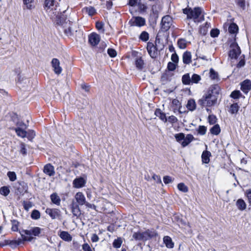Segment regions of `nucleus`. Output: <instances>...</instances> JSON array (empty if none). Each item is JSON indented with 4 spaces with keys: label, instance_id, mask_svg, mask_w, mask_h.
I'll use <instances>...</instances> for the list:
<instances>
[{
    "label": "nucleus",
    "instance_id": "nucleus-1",
    "mask_svg": "<svg viewBox=\"0 0 251 251\" xmlns=\"http://www.w3.org/2000/svg\"><path fill=\"white\" fill-rule=\"evenodd\" d=\"M220 87L218 85H212L206 93L198 101V104L201 108L210 107L215 105L219 94Z\"/></svg>",
    "mask_w": 251,
    "mask_h": 251
},
{
    "label": "nucleus",
    "instance_id": "nucleus-2",
    "mask_svg": "<svg viewBox=\"0 0 251 251\" xmlns=\"http://www.w3.org/2000/svg\"><path fill=\"white\" fill-rule=\"evenodd\" d=\"M56 25L63 29L65 34L67 36L73 35V32L71 27V22L69 20L66 21L64 17L59 16H56Z\"/></svg>",
    "mask_w": 251,
    "mask_h": 251
},
{
    "label": "nucleus",
    "instance_id": "nucleus-3",
    "mask_svg": "<svg viewBox=\"0 0 251 251\" xmlns=\"http://www.w3.org/2000/svg\"><path fill=\"white\" fill-rule=\"evenodd\" d=\"M182 11L183 13L187 15L188 19H193L196 22L201 15L202 10L200 7H196L193 9L189 7L184 8Z\"/></svg>",
    "mask_w": 251,
    "mask_h": 251
},
{
    "label": "nucleus",
    "instance_id": "nucleus-4",
    "mask_svg": "<svg viewBox=\"0 0 251 251\" xmlns=\"http://www.w3.org/2000/svg\"><path fill=\"white\" fill-rule=\"evenodd\" d=\"M230 50L228 51V56L231 59H236L241 54V51L237 43L233 42L230 45Z\"/></svg>",
    "mask_w": 251,
    "mask_h": 251
},
{
    "label": "nucleus",
    "instance_id": "nucleus-5",
    "mask_svg": "<svg viewBox=\"0 0 251 251\" xmlns=\"http://www.w3.org/2000/svg\"><path fill=\"white\" fill-rule=\"evenodd\" d=\"M129 24L131 26L141 27L146 25V20L140 16L133 17L129 21Z\"/></svg>",
    "mask_w": 251,
    "mask_h": 251
},
{
    "label": "nucleus",
    "instance_id": "nucleus-6",
    "mask_svg": "<svg viewBox=\"0 0 251 251\" xmlns=\"http://www.w3.org/2000/svg\"><path fill=\"white\" fill-rule=\"evenodd\" d=\"M173 20L169 15L164 16L161 20V29L163 31L168 30L172 25Z\"/></svg>",
    "mask_w": 251,
    "mask_h": 251
},
{
    "label": "nucleus",
    "instance_id": "nucleus-7",
    "mask_svg": "<svg viewBox=\"0 0 251 251\" xmlns=\"http://www.w3.org/2000/svg\"><path fill=\"white\" fill-rule=\"evenodd\" d=\"M45 212L49 215L52 219H59L61 216L60 210L57 208H48Z\"/></svg>",
    "mask_w": 251,
    "mask_h": 251
},
{
    "label": "nucleus",
    "instance_id": "nucleus-8",
    "mask_svg": "<svg viewBox=\"0 0 251 251\" xmlns=\"http://www.w3.org/2000/svg\"><path fill=\"white\" fill-rule=\"evenodd\" d=\"M147 49L149 54L152 58H154L157 54V49L152 43H147Z\"/></svg>",
    "mask_w": 251,
    "mask_h": 251
},
{
    "label": "nucleus",
    "instance_id": "nucleus-9",
    "mask_svg": "<svg viewBox=\"0 0 251 251\" xmlns=\"http://www.w3.org/2000/svg\"><path fill=\"white\" fill-rule=\"evenodd\" d=\"M88 41L90 45L96 46L100 41V36L96 33H92L89 36Z\"/></svg>",
    "mask_w": 251,
    "mask_h": 251
},
{
    "label": "nucleus",
    "instance_id": "nucleus-10",
    "mask_svg": "<svg viewBox=\"0 0 251 251\" xmlns=\"http://www.w3.org/2000/svg\"><path fill=\"white\" fill-rule=\"evenodd\" d=\"M75 199L76 202L75 204H78L79 206L84 205L86 202L85 196L80 192L76 193L75 196Z\"/></svg>",
    "mask_w": 251,
    "mask_h": 251
},
{
    "label": "nucleus",
    "instance_id": "nucleus-11",
    "mask_svg": "<svg viewBox=\"0 0 251 251\" xmlns=\"http://www.w3.org/2000/svg\"><path fill=\"white\" fill-rule=\"evenodd\" d=\"M51 66L53 68L54 73L59 75L62 72V69L60 66V62L57 58H53L51 60Z\"/></svg>",
    "mask_w": 251,
    "mask_h": 251
},
{
    "label": "nucleus",
    "instance_id": "nucleus-12",
    "mask_svg": "<svg viewBox=\"0 0 251 251\" xmlns=\"http://www.w3.org/2000/svg\"><path fill=\"white\" fill-rule=\"evenodd\" d=\"M241 89L245 94H247L251 89V81L246 79L241 83Z\"/></svg>",
    "mask_w": 251,
    "mask_h": 251
},
{
    "label": "nucleus",
    "instance_id": "nucleus-13",
    "mask_svg": "<svg viewBox=\"0 0 251 251\" xmlns=\"http://www.w3.org/2000/svg\"><path fill=\"white\" fill-rule=\"evenodd\" d=\"M31 234H32L31 229L30 230H25L22 232H21L23 241H31L33 239V237L30 236Z\"/></svg>",
    "mask_w": 251,
    "mask_h": 251
},
{
    "label": "nucleus",
    "instance_id": "nucleus-14",
    "mask_svg": "<svg viewBox=\"0 0 251 251\" xmlns=\"http://www.w3.org/2000/svg\"><path fill=\"white\" fill-rule=\"evenodd\" d=\"M86 181L83 177L75 178L73 181L74 187L76 188H79L84 186Z\"/></svg>",
    "mask_w": 251,
    "mask_h": 251
},
{
    "label": "nucleus",
    "instance_id": "nucleus-15",
    "mask_svg": "<svg viewBox=\"0 0 251 251\" xmlns=\"http://www.w3.org/2000/svg\"><path fill=\"white\" fill-rule=\"evenodd\" d=\"M44 172L49 176H52L54 175V167L50 164H47L44 168Z\"/></svg>",
    "mask_w": 251,
    "mask_h": 251
},
{
    "label": "nucleus",
    "instance_id": "nucleus-16",
    "mask_svg": "<svg viewBox=\"0 0 251 251\" xmlns=\"http://www.w3.org/2000/svg\"><path fill=\"white\" fill-rule=\"evenodd\" d=\"M183 62L185 64H189L191 62V53L189 51H185L182 55Z\"/></svg>",
    "mask_w": 251,
    "mask_h": 251
},
{
    "label": "nucleus",
    "instance_id": "nucleus-17",
    "mask_svg": "<svg viewBox=\"0 0 251 251\" xmlns=\"http://www.w3.org/2000/svg\"><path fill=\"white\" fill-rule=\"evenodd\" d=\"M72 212L74 216L78 217L80 215V210L79 206L78 204H75L73 202L71 205Z\"/></svg>",
    "mask_w": 251,
    "mask_h": 251
},
{
    "label": "nucleus",
    "instance_id": "nucleus-18",
    "mask_svg": "<svg viewBox=\"0 0 251 251\" xmlns=\"http://www.w3.org/2000/svg\"><path fill=\"white\" fill-rule=\"evenodd\" d=\"M59 237L65 241L70 242L72 240L71 235L67 231H61L59 234Z\"/></svg>",
    "mask_w": 251,
    "mask_h": 251
},
{
    "label": "nucleus",
    "instance_id": "nucleus-19",
    "mask_svg": "<svg viewBox=\"0 0 251 251\" xmlns=\"http://www.w3.org/2000/svg\"><path fill=\"white\" fill-rule=\"evenodd\" d=\"M211 155L210 151H204L201 155L202 161L203 163L207 164L209 162V157Z\"/></svg>",
    "mask_w": 251,
    "mask_h": 251
},
{
    "label": "nucleus",
    "instance_id": "nucleus-20",
    "mask_svg": "<svg viewBox=\"0 0 251 251\" xmlns=\"http://www.w3.org/2000/svg\"><path fill=\"white\" fill-rule=\"evenodd\" d=\"M50 200L52 203L54 204L59 205L60 204L61 200L59 196L57 195V193H54L52 194L50 196Z\"/></svg>",
    "mask_w": 251,
    "mask_h": 251
},
{
    "label": "nucleus",
    "instance_id": "nucleus-21",
    "mask_svg": "<svg viewBox=\"0 0 251 251\" xmlns=\"http://www.w3.org/2000/svg\"><path fill=\"white\" fill-rule=\"evenodd\" d=\"M163 242L168 248L172 249L174 246L171 238L168 236H166L163 238Z\"/></svg>",
    "mask_w": 251,
    "mask_h": 251
},
{
    "label": "nucleus",
    "instance_id": "nucleus-22",
    "mask_svg": "<svg viewBox=\"0 0 251 251\" xmlns=\"http://www.w3.org/2000/svg\"><path fill=\"white\" fill-rule=\"evenodd\" d=\"M17 135L22 138H25L27 136V132L23 128L18 127L14 128Z\"/></svg>",
    "mask_w": 251,
    "mask_h": 251
},
{
    "label": "nucleus",
    "instance_id": "nucleus-23",
    "mask_svg": "<svg viewBox=\"0 0 251 251\" xmlns=\"http://www.w3.org/2000/svg\"><path fill=\"white\" fill-rule=\"evenodd\" d=\"M236 206L239 210L243 211L246 208L247 205L243 200L240 199L236 201Z\"/></svg>",
    "mask_w": 251,
    "mask_h": 251
},
{
    "label": "nucleus",
    "instance_id": "nucleus-24",
    "mask_svg": "<svg viewBox=\"0 0 251 251\" xmlns=\"http://www.w3.org/2000/svg\"><path fill=\"white\" fill-rule=\"evenodd\" d=\"M194 139V137L191 134L187 135L186 137L184 138L183 141L181 143V145L184 147L187 146Z\"/></svg>",
    "mask_w": 251,
    "mask_h": 251
},
{
    "label": "nucleus",
    "instance_id": "nucleus-25",
    "mask_svg": "<svg viewBox=\"0 0 251 251\" xmlns=\"http://www.w3.org/2000/svg\"><path fill=\"white\" fill-rule=\"evenodd\" d=\"M18 83L19 87H24L25 84L27 85L29 83V80L26 78H21V76L19 75Z\"/></svg>",
    "mask_w": 251,
    "mask_h": 251
},
{
    "label": "nucleus",
    "instance_id": "nucleus-26",
    "mask_svg": "<svg viewBox=\"0 0 251 251\" xmlns=\"http://www.w3.org/2000/svg\"><path fill=\"white\" fill-rule=\"evenodd\" d=\"M15 188V193L17 195H23L26 192V190H25L24 186L21 185L20 184L16 185Z\"/></svg>",
    "mask_w": 251,
    "mask_h": 251
},
{
    "label": "nucleus",
    "instance_id": "nucleus-27",
    "mask_svg": "<svg viewBox=\"0 0 251 251\" xmlns=\"http://www.w3.org/2000/svg\"><path fill=\"white\" fill-rule=\"evenodd\" d=\"M182 82L184 85H190L192 81L189 74H186L182 77Z\"/></svg>",
    "mask_w": 251,
    "mask_h": 251
},
{
    "label": "nucleus",
    "instance_id": "nucleus-28",
    "mask_svg": "<svg viewBox=\"0 0 251 251\" xmlns=\"http://www.w3.org/2000/svg\"><path fill=\"white\" fill-rule=\"evenodd\" d=\"M142 233L144 240H148L149 238L153 237L155 234L154 232H152L149 230H148L144 232H142Z\"/></svg>",
    "mask_w": 251,
    "mask_h": 251
},
{
    "label": "nucleus",
    "instance_id": "nucleus-29",
    "mask_svg": "<svg viewBox=\"0 0 251 251\" xmlns=\"http://www.w3.org/2000/svg\"><path fill=\"white\" fill-rule=\"evenodd\" d=\"M238 30V27L235 23H232L228 27V32L231 34L237 33Z\"/></svg>",
    "mask_w": 251,
    "mask_h": 251
},
{
    "label": "nucleus",
    "instance_id": "nucleus-30",
    "mask_svg": "<svg viewBox=\"0 0 251 251\" xmlns=\"http://www.w3.org/2000/svg\"><path fill=\"white\" fill-rule=\"evenodd\" d=\"M187 110H195L196 107L195 101L193 99H190L188 100L186 104Z\"/></svg>",
    "mask_w": 251,
    "mask_h": 251
},
{
    "label": "nucleus",
    "instance_id": "nucleus-31",
    "mask_svg": "<svg viewBox=\"0 0 251 251\" xmlns=\"http://www.w3.org/2000/svg\"><path fill=\"white\" fill-rule=\"evenodd\" d=\"M177 45L179 48L184 49L186 47L187 41L183 38L179 39L177 41Z\"/></svg>",
    "mask_w": 251,
    "mask_h": 251
},
{
    "label": "nucleus",
    "instance_id": "nucleus-32",
    "mask_svg": "<svg viewBox=\"0 0 251 251\" xmlns=\"http://www.w3.org/2000/svg\"><path fill=\"white\" fill-rule=\"evenodd\" d=\"M139 39L143 42H147L149 39V33L146 31L142 32L139 36Z\"/></svg>",
    "mask_w": 251,
    "mask_h": 251
},
{
    "label": "nucleus",
    "instance_id": "nucleus-33",
    "mask_svg": "<svg viewBox=\"0 0 251 251\" xmlns=\"http://www.w3.org/2000/svg\"><path fill=\"white\" fill-rule=\"evenodd\" d=\"M154 114L159 117V118L163 121L166 122L167 120L166 115L164 113H162L161 111H155Z\"/></svg>",
    "mask_w": 251,
    "mask_h": 251
},
{
    "label": "nucleus",
    "instance_id": "nucleus-34",
    "mask_svg": "<svg viewBox=\"0 0 251 251\" xmlns=\"http://www.w3.org/2000/svg\"><path fill=\"white\" fill-rule=\"evenodd\" d=\"M221 129L218 125H215L210 129V132L212 134L218 135Z\"/></svg>",
    "mask_w": 251,
    "mask_h": 251
},
{
    "label": "nucleus",
    "instance_id": "nucleus-35",
    "mask_svg": "<svg viewBox=\"0 0 251 251\" xmlns=\"http://www.w3.org/2000/svg\"><path fill=\"white\" fill-rule=\"evenodd\" d=\"M41 215L40 212L36 209L33 210L31 214V218L34 220H38L40 218Z\"/></svg>",
    "mask_w": 251,
    "mask_h": 251
},
{
    "label": "nucleus",
    "instance_id": "nucleus-36",
    "mask_svg": "<svg viewBox=\"0 0 251 251\" xmlns=\"http://www.w3.org/2000/svg\"><path fill=\"white\" fill-rule=\"evenodd\" d=\"M144 61L142 59L141 57L136 58L135 60L136 67L139 70H142L143 67Z\"/></svg>",
    "mask_w": 251,
    "mask_h": 251
},
{
    "label": "nucleus",
    "instance_id": "nucleus-37",
    "mask_svg": "<svg viewBox=\"0 0 251 251\" xmlns=\"http://www.w3.org/2000/svg\"><path fill=\"white\" fill-rule=\"evenodd\" d=\"M9 193V189L7 186H3L0 188V194L4 196H7Z\"/></svg>",
    "mask_w": 251,
    "mask_h": 251
},
{
    "label": "nucleus",
    "instance_id": "nucleus-38",
    "mask_svg": "<svg viewBox=\"0 0 251 251\" xmlns=\"http://www.w3.org/2000/svg\"><path fill=\"white\" fill-rule=\"evenodd\" d=\"M178 189L182 192L186 193L188 191V187L183 183H180L177 185Z\"/></svg>",
    "mask_w": 251,
    "mask_h": 251
},
{
    "label": "nucleus",
    "instance_id": "nucleus-39",
    "mask_svg": "<svg viewBox=\"0 0 251 251\" xmlns=\"http://www.w3.org/2000/svg\"><path fill=\"white\" fill-rule=\"evenodd\" d=\"M84 9H85L86 12L90 16H93L96 13L95 9L92 6L85 7Z\"/></svg>",
    "mask_w": 251,
    "mask_h": 251
},
{
    "label": "nucleus",
    "instance_id": "nucleus-40",
    "mask_svg": "<svg viewBox=\"0 0 251 251\" xmlns=\"http://www.w3.org/2000/svg\"><path fill=\"white\" fill-rule=\"evenodd\" d=\"M191 84L192 83H198L199 81L201 80V77L200 75L194 74L192 75V77H191Z\"/></svg>",
    "mask_w": 251,
    "mask_h": 251
},
{
    "label": "nucleus",
    "instance_id": "nucleus-41",
    "mask_svg": "<svg viewBox=\"0 0 251 251\" xmlns=\"http://www.w3.org/2000/svg\"><path fill=\"white\" fill-rule=\"evenodd\" d=\"M242 96V94L239 90H234L230 94V97L234 99H238Z\"/></svg>",
    "mask_w": 251,
    "mask_h": 251
},
{
    "label": "nucleus",
    "instance_id": "nucleus-42",
    "mask_svg": "<svg viewBox=\"0 0 251 251\" xmlns=\"http://www.w3.org/2000/svg\"><path fill=\"white\" fill-rule=\"evenodd\" d=\"M104 24L102 22H97L96 23V27L97 29L102 33H104V29L103 28Z\"/></svg>",
    "mask_w": 251,
    "mask_h": 251
},
{
    "label": "nucleus",
    "instance_id": "nucleus-43",
    "mask_svg": "<svg viewBox=\"0 0 251 251\" xmlns=\"http://www.w3.org/2000/svg\"><path fill=\"white\" fill-rule=\"evenodd\" d=\"M122 244V240L120 238L115 239L113 243V246L115 248H119Z\"/></svg>",
    "mask_w": 251,
    "mask_h": 251
},
{
    "label": "nucleus",
    "instance_id": "nucleus-44",
    "mask_svg": "<svg viewBox=\"0 0 251 251\" xmlns=\"http://www.w3.org/2000/svg\"><path fill=\"white\" fill-rule=\"evenodd\" d=\"M7 175L11 181H14L17 179L16 175L14 172H8Z\"/></svg>",
    "mask_w": 251,
    "mask_h": 251
},
{
    "label": "nucleus",
    "instance_id": "nucleus-45",
    "mask_svg": "<svg viewBox=\"0 0 251 251\" xmlns=\"http://www.w3.org/2000/svg\"><path fill=\"white\" fill-rule=\"evenodd\" d=\"M237 5L243 10L245 9V0H235Z\"/></svg>",
    "mask_w": 251,
    "mask_h": 251
},
{
    "label": "nucleus",
    "instance_id": "nucleus-46",
    "mask_svg": "<svg viewBox=\"0 0 251 251\" xmlns=\"http://www.w3.org/2000/svg\"><path fill=\"white\" fill-rule=\"evenodd\" d=\"M142 234L141 232H135L133 234V238L136 240H144Z\"/></svg>",
    "mask_w": 251,
    "mask_h": 251
},
{
    "label": "nucleus",
    "instance_id": "nucleus-47",
    "mask_svg": "<svg viewBox=\"0 0 251 251\" xmlns=\"http://www.w3.org/2000/svg\"><path fill=\"white\" fill-rule=\"evenodd\" d=\"M54 0H45V8L49 9L51 6L53 5Z\"/></svg>",
    "mask_w": 251,
    "mask_h": 251
},
{
    "label": "nucleus",
    "instance_id": "nucleus-48",
    "mask_svg": "<svg viewBox=\"0 0 251 251\" xmlns=\"http://www.w3.org/2000/svg\"><path fill=\"white\" fill-rule=\"evenodd\" d=\"M41 229L39 227H34L31 229L32 235L34 236H38L40 234Z\"/></svg>",
    "mask_w": 251,
    "mask_h": 251
},
{
    "label": "nucleus",
    "instance_id": "nucleus-49",
    "mask_svg": "<svg viewBox=\"0 0 251 251\" xmlns=\"http://www.w3.org/2000/svg\"><path fill=\"white\" fill-rule=\"evenodd\" d=\"M220 33V31L217 28L212 29L210 31V35L212 37L215 38L218 36Z\"/></svg>",
    "mask_w": 251,
    "mask_h": 251
},
{
    "label": "nucleus",
    "instance_id": "nucleus-50",
    "mask_svg": "<svg viewBox=\"0 0 251 251\" xmlns=\"http://www.w3.org/2000/svg\"><path fill=\"white\" fill-rule=\"evenodd\" d=\"M107 53L111 57H115L117 55L116 51L112 48H109L108 49Z\"/></svg>",
    "mask_w": 251,
    "mask_h": 251
},
{
    "label": "nucleus",
    "instance_id": "nucleus-51",
    "mask_svg": "<svg viewBox=\"0 0 251 251\" xmlns=\"http://www.w3.org/2000/svg\"><path fill=\"white\" fill-rule=\"evenodd\" d=\"M206 127L203 126H200L198 129V133L201 135H204L206 133Z\"/></svg>",
    "mask_w": 251,
    "mask_h": 251
},
{
    "label": "nucleus",
    "instance_id": "nucleus-52",
    "mask_svg": "<svg viewBox=\"0 0 251 251\" xmlns=\"http://www.w3.org/2000/svg\"><path fill=\"white\" fill-rule=\"evenodd\" d=\"M208 120L210 124L213 125L216 123L217 121V118L215 116L213 115H210L208 117Z\"/></svg>",
    "mask_w": 251,
    "mask_h": 251
},
{
    "label": "nucleus",
    "instance_id": "nucleus-53",
    "mask_svg": "<svg viewBox=\"0 0 251 251\" xmlns=\"http://www.w3.org/2000/svg\"><path fill=\"white\" fill-rule=\"evenodd\" d=\"M167 68L169 71H173L176 68V65L175 63L169 62L168 63Z\"/></svg>",
    "mask_w": 251,
    "mask_h": 251
},
{
    "label": "nucleus",
    "instance_id": "nucleus-54",
    "mask_svg": "<svg viewBox=\"0 0 251 251\" xmlns=\"http://www.w3.org/2000/svg\"><path fill=\"white\" fill-rule=\"evenodd\" d=\"M171 60L173 63H177L178 62L179 58L176 52L172 54L171 56Z\"/></svg>",
    "mask_w": 251,
    "mask_h": 251
},
{
    "label": "nucleus",
    "instance_id": "nucleus-55",
    "mask_svg": "<svg viewBox=\"0 0 251 251\" xmlns=\"http://www.w3.org/2000/svg\"><path fill=\"white\" fill-rule=\"evenodd\" d=\"M175 137L177 141H180L181 140H183L184 138V134L183 133H179L176 134L175 135Z\"/></svg>",
    "mask_w": 251,
    "mask_h": 251
},
{
    "label": "nucleus",
    "instance_id": "nucleus-56",
    "mask_svg": "<svg viewBox=\"0 0 251 251\" xmlns=\"http://www.w3.org/2000/svg\"><path fill=\"white\" fill-rule=\"evenodd\" d=\"M21 150L20 152L24 155H25L26 154V150L25 149V144L24 143H22L20 145Z\"/></svg>",
    "mask_w": 251,
    "mask_h": 251
},
{
    "label": "nucleus",
    "instance_id": "nucleus-57",
    "mask_svg": "<svg viewBox=\"0 0 251 251\" xmlns=\"http://www.w3.org/2000/svg\"><path fill=\"white\" fill-rule=\"evenodd\" d=\"M22 242V241L21 240H19L18 241H16V240H13V241H10V245L12 247H16L17 246L19 245L20 243H21Z\"/></svg>",
    "mask_w": 251,
    "mask_h": 251
},
{
    "label": "nucleus",
    "instance_id": "nucleus-58",
    "mask_svg": "<svg viewBox=\"0 0 251 251\" xmlns=\"http://www.w3.org/2000/svg\"><path fill=\"white\" fill-rule=\"evenodd\" d=\"M35 136V133L33 130L29 131L28 132H27V136H26V137L29 140H31L32 139H33L34 137Z\"/></svg>",
    "mask_w": 251,
    "mask_h": 251
},
{
    "label": "nucleus",
    "instance_id": "nucleus-59",
    "mask_svg": "<svg viewBox=\"0 0 251 251\" xmlns=\"http://www.w3.org/2000/svg\"><path fill=\"white\" fill-rule=\"evenodd\" d=\"M163 181L165 184H169L172 182V178L169 176H165L163 177Z\"/></svg>",
    "mask_w": 251,
    "mask_h": 251
},
{
    "label": "nucleus",
    "instance_id": "nucleus-60",
    "mask_svg": "<svg viewBox=\"0 0 251 251\" xmlns=\"http://www.w3.org/2000/svg\"><path fill=\"white\" fill-rule=\"evenodd\" d=\"M210 76L213 79H215L217 77V73L212 69H211L210 70Z\"/></svg>",
    "mask_w": 251,
    "mask_h": 251
},
{
    "label": "nucleus",
    "instance_id": "nucleus-61",
    "mask_svg": "<svg viewBox=\"0 0 251 251\" xmlns=\"http://www.w3.org/2000/svg\"><path fill=\"white\" fill-rule=\"evenodd\" d=\"M11 229L14 231H16L18 230V222L16 221H13L12 222V226Z\"/></svg>",
    "mask_w": 251,
    "mask_h": 251
},
{
    "label": "nucleus",
    "instance_id": "nucleus-62",
    "mask_svg": "<svg viewBox=\"0 0 251 251\" xmlns=\"http://www.w3.org/2000/svg\"><path fill=\"white\" fill-rule=\"evenodd\" d=\"M82 249L84 251H93L87 243H85L82 245Z\"/></svg>",
    "mask_w": 251,
    "mask_h": 251
},
{
    "label": "nucleus",
    "instance_id": "nucleus-63",
    "mask_svg": "<svg viewBox=\"0 0 251 251\" xmlns=\"http://www.w3.org/2000/svg\"><path fill=\"white\" fill-rule=\"evenodd\" d=\"M249 203L251 205V189L247 190L246 192Z\"/></svg>",
    "mask_w": 251,
    "mask_h": 251
},
{
    "label": "nucleus",
    "instance_id": "nucleus-64",
    "mask_svg": "<svg viewBox=\"0 0 251 251\" xmlns=\"http://www.w3.org/2000/svg\"><path fill=\"white\" fill-rule=\"evenodd\" d=\"M23 205H24V208L25 209V210H28L29 209V208H30L31 207V204L30 202H26L25 201H24L23 202Z\"/></svg>",
    "mask_w": 251,
    "mask_h": 251
}]
</instances>
